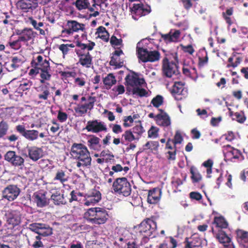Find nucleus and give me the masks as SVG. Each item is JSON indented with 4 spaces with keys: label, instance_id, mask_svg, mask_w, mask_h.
<instances>
[{
    "label": "nucleus",
    "instance_id": "nucleus-24",
    "mask_svg": "<svg viewBox=\"0 0 248 248\" xmlns=\"http://www.w3.org/2000/svg\"><path fill=\"white\" fill-rule=\"evenodd\" d=\"M35 33L31 29H25L21 30L17 35H20L19 40L22 42H27L35 37Z\"/></svg>",
    "mask_w": 248,
    "mask_h": 248
},
{
    "label": "nucleus",
    "instance_id": "nucleus-58",
    "mask_svg": "<svg viewBox=\"0 0 248 248\" xmlns=\"http://www.w3.org/2000/svg\"><path fill=\"white\" fill-rule=\"evenodd\" d=\"M208 57L207 53L206 54V56L204 58L199 57V62L198 65L199 67H203L205 64H206L208 62Z\"/></svg>",
    "mask_w": 248,
    "mask_h": 248
},
{
    "label": "nucleus",
    "instance_id": "nucleus-14",
    "mask_svg": "<svg viewBox=\"0 0 248 248\" xmlns=\"http://www.w3.org/2000/svg\"><path fill=\"white\" fill-rule=\"evenodd\" d=\"M85 128L88 132H92L95 133L107 131V128L104 123L99 122L97 120L89 121Z\"/></svg>",
    "mask_w": 248,
    "mask_h": 248
},
{
    "label": "nucleus",
    "instance_id": "nucleus-25",
    "mask_svg": "<svg viewBox=\"0 0 248 248\" xmlns=\"http://www.w3.org/2000/svg\"><path fill=\"white\" fill-rule=\"evenodd\" d=\"M155 121L158 125L165 127L169 126L171 124L170 118L167 113L157 114Z\"/></svg>",
    "mask_w": 248,
    "mask_h": 248
},
{
    "label": "nucleus",
    "instance_id": "nucleus-27",
    "mask_svg": "<svg viewBox=\"0 0 248 248\" xmlns=\"http://www.w3.org/2000/svg\"><path fill=\"white\" fill-rule=\"evenodd\" d=\"M100 139L94 135H91L88 139L87 145L91 150L99 151L101 146L100 144Z\"/></svg>",
    "mask_w": 248,
    "mask_h": 248
},
{
    "label": "nucleus",
    "instance_id": "nucleus-51",
    "mask_svg": "<svg viewBox=\"0 0 248 248\" xmlns=\"http://www.w3.org/2000/svg\"><path fill=\"white\" fill-rule=\"evenodd\" d=\"M110 43L112 46H120L122 44V40L118 39L115 36L112 35L110 38Z\"/></svg>",
    "mask_w": 248,
    "mask_h": 248
},
{
    "label": "nucleus",
    "instance_id": "nucleus-29",
    "mask_svg": "<svg viewBox=\"0 0 248 248\" xmlns=\"http://www.w3.org/2000/svg\"><path fill=\"white\" fill-rule=\"evenodd\" d=\"M103 82L106 88L109 89L113 85L116 83L117 80L114 75L112 73H109L103 78Z\"/></svg>",
    "mask_w": 248,
    "mask_h": 248
},
{
    "label": "nucleus",
    "instance_id": "nucleus-10",
    "mask_svg": "<svg viewBox=\"0 0 248 248\" xmlns=\"http://www.w3.org/2000/svg\"><path fill=\"white\" fill-rule=\"evenodd\" d=\"M20 192V189L16 185H9L2 190V197L3 199L12 202L17 198Z\"/></svg>",
    "mask_w": 248,
    "mask_h": 248
},
{
    "label": "nucleus",
    "instance_id": "nucleus-5",
    "mask_svg": "<svg viewBox=\"0 0 248 248\" xmlns=\"http://www.w3.org/2000/svg\"><path fill=\"white\" fill-rule=\"evenodd\" d=\"M155 218L154 217L146 218L139 225V233L143 236V238L145 240L148 239V237L156 230L157 225Z\"/></svg>",
    "mask_w": 248,
    "mask_h": 248
},
{
    "label": "nucleus",
    "instance_id": "nucleus-6",
    "mask_svg": "<svg viewBox=\"0 0 248 248\" xmlns=\"http://www.w3.org/2000/svg\"><path fill=\"white\" fill-rule=\"evenodd\" d=\"M114 192L127 197L131 194V186L125 177L118 178L112 185Z\"/></svg>",
    "mask_w": 248,
    "mask_h": 248
},
{
    "label": "nucleus",
    "instance_id": "nucleus-56",
    "mask_svg": "<svg viewBox=\"0 0 248 248\" xmlns=\"http://www.w3.org/2000/svg\"><path fill=\"white\" fill-rule=\"evenodd\" d=\"M31 24L36 29H39L40 27L44 26V23L42 22H38L36 20L33 19L32 18H30Z\"/></svg>",
    "mask_w": 248,
    "mask_h": 248
},
{
    "label": "nucleus",
    "instance_id": "nucleus-60",
    "mask_svg": "<svg viewBox=\"0 0 248 248\" xmlns=\"http://www.w3.org/2000/svg\"><path fill=\"white\" fill-rule=\"evenodd\" d=\"M112 131L115 134H119L123 132L121 126L118 124H114L112 127Z\"/></svg>",
    "mask_w": 248,
    "mask_h": 248
},
{
    "label": "nucleus",
    "instance_id": "nucleus-44",
    "mask_svg": "<svg viewBox=\"0 0 248 248\" xmlns=\"http://www.w3.org/2000/svg\"><path fill=\"white\" fill-rule=\"evenodd\" d=\"M50 70L43 71L40 72V77L41 79H40V81L41 83H44L46 85V83L45 80H48L50 79L51 77V75L49 74Z\"/></svg>",
    "mask_w": 248,
    "mask_h": 248
},
{
    "label": "nucleus",
    "instance_id": "nucleus-13",
    "mask_svg": "<svg viewBox=\"0 0 248 248\" xmlns=\"http://www.w3.org/2000/svg\"><path fill=\"white\" fill-rule=\"evenodd\" d=\"M223 148L224 160L226 161H232L233 159H240L242 156L241 152L239 150L230 145H224Z\"/></svg>",
    "mask_w": 248,
    "mask_h": 248
},
{
    "label": "nucleus",
    "instance_id": "nucleus-28",
    "mask_svg": "<svg viewBox=\"0 0 248 248\" xmlns=\"http://www.w3.org/2000/svg\"><path fill=\"white\" fill-rule=\"evenodd\" d=\"M21 60L17 57H13L12 58L11 61L6 63L7 69L9 71H13L21 64Z\"/></svg>",
    "mask_w": 248,
    "mask_h": 248
},
{
    "label": "nucleus",
    "instance_id": "nucleus-53",
    "mask_svg": "<svg viewBox=\"0 0 248 248\" xmlns=\"http://www.w3.org/2000/svg\"><path fill=\"white\" fill-rule=\"evenodd\" d=\"M190 199L195 200L196 201H200L202 200V196L201 193L198 192H191L189 194Z\"/></svg>",
    "mask_w": 248,
    "mask_h": 248
},
{
    "label": "nucleus",
    "instance_id": "nucleus-63",
    "mask_svg": "<svg viewBox=\"0 0 248 248\" xmlns=\"http://www.w3.org/2000/svg\"><path fill=\"white\" fill-rule=\"evenodd\" d=\"M161 38L166 42H172L171 37V31L167 34L161 33Z\"/></svg>",
    "mask_w": 248,
    "mask_h": 248
},
{
    "label": "nucleus",
    "instance_id": "nucleus-16",
    "mask_svg": "<svg viewBox=\"0 0 248 248\" xmlns=\"http://www.w3.org/2000/svg\"><path fill=\"white\" fill-rule=\"evenodd\" d=\"M29 229L35 233L44 236L52 233V230L46 225L40 223H32L29 225Z\"/></svg>",
    "mask_w": 248,
    "mask_h": 248
},
{
    "label": "nucleus",
    "instance_id": "nucleus-3",
    "mask_svg": "<svg viewBox=\"0 0 248 248\" xmlns=\"http://www.w3.org/2000/svg\"><path fill=\"white\" fill-rule=\"evenodd\" d=\"M95 45V43L92 41H89L88 44L77 41L76 46L79 48L76 49L75 52L79 58L78 63L83 67L89 68L92 65L93 57L89 51L92 50Z\"/></svg>",
    "mask_w": 248,
    "mask_h": 248
},
{
    "label": "nucleus",
    "instance_id": "nucleus-57",
    "mask_svg": "<svg viewBox=\"0 0 248 248\" xmlns=\"http://www.w3.org/2000/svg\"><path fill=\"white\" fill-rule=\"evenodd\" d=\"M128 121L130 124H132L133 123L134 121L133 120V118L131 116H128L124 117L123 125L125 127H129L131 126V124L128 123Z\"/></svg>",
    "mask_w": 248,
    "mask_h": 248
},
{
    "label": "nucleus",
    "instance_id": "nucleus-37",
    "mask_svg": "<svg viewBox=\"0 0 248 248\" xmlns=\"http://www.w3.org/2000/svg\"><path fill=\"white\" fill-rule=\"evenodd\" d=\"M184 84L182 82H175L172 87V93L180 95L183 91Z\"/></svg>",
    "mask_w": 248,
    "mask_h": 248
},
{
    "label": "nucleus",
    "instance_id": "nucleus-64",
    "mask_svg": "<svg viewBox=\"0 0 248 248\" xmlns=\"http://www.w3.org/2000/svg\"><path fill=\"white\" fill-rule=\"evenodd\" d=\"M170 239V248H176L178 246V241L172 236H170L169 237Z\"/></svg>",
    "mask_w": 248,
    "mask_h": 248
},
{
    "label": "nucleus",
    "instance_id": "nucleus-38",
    "mask_svg": "<svg viewBox=\"0 0 248 248\" xmlns=\"http://www.w3.org/2000/svg\"><path fill=\"white\" fill-rule=\"evenodd\" d=\"M109 64L111 66H115L116 68H119L123 66V62L121 61L120 57L112 56L111 57Z\"/></svg>",
    "mask_w": 248,
    "mask_h": 248
},
{
    "label": "nucleus",
    "instance_id": "nucleus-61",
    "mask_svg": "<svg viewBox=\"0 0 248 248\" xmlns=\"http://www.w3.org/2000/svg\"><path fill=\"white\" fill-rule=\"evenodd\" d=\"M191 133L192 135V138L193 139H198L201 137L200 132L197 129V128H194L191 130Z\"/></svg>",
    "mask_w": 248,
    "mask_h": 248
},
{
    "label": "nucleus",
    "instance_id": "nucleus-31",
    "mask_svg": "<svg viewBox=\"0 0 248 248\" xmlns=\"http://www.w3.org/2000/svg\"><path fill=\"white\" fill-rule=\"evenodd\" d=\"M214 224L216 225L217 227L225 229L228 226V224L225 219L222 217H214Z\"/></svg>",
    "mask_w": 248,
    "mask_h": 248
},
{
    "label": "nucleus",
    "instance_id": "nucleus-36",
    "mask_svg": "<svg viewBox=\"0 0 248 248\" xmlns=\"http://www.w3.org/2000/svg\"><path fill=\"white\" fill-rule=\"evenodd\" d=\"M124 143H128L136 139L132 131L130 130H126L122 135Z\"/></svg>",
    "mask_w": 248,
    "mask_h": 248
},
{
    "label": "nucleus",
    "instance_id": "nucleus-62",
    "mask_svg": "<svg viewBox=\"0 0 248 248\" xmlns=\"http://www.w3.org/2000/svg\"><path fill=\"white\" fill-rule=\"evenodd\" d=\"M35 238L36 241H35L33 244H32V247L34 248H39L43 246L42 243L40 241V236L37 235L35 236Z\"/></svg>",
    "mask_w": 248,
    "mask_h": 248
},
{
    "label": "nucleus",
    "instance_id": "nucleus-32",
    "mask_svg": "<svg viewBox=\"0 0 248 248\" xmlns=\"http://www.w3.org/2000/svg\"><path fill=\"white\" fill-rule=\"evenodd\" d=\"M159 146V142L157 141H149L143 145V150L150 149L152 152H157Z\"/></svg>",
    "mask_w": 248,
    "mask_h": 248
},
{
    "label": "nucleus",
    "instance_id": "nucleus-23",
    "mask_svg": "<svg viewBox=\"0 0 248 248\" xmlns=\"http://www.w3.org/2000/svg\"><path fill=\"white\" fill-rule=\"evenodd\" d=\"M33 197L34 198V201L36 202L38 207H43L48 203V200L46 197L45 193L43 192H35Z\"/></svg>",
    "mask_w": 248,
    "mask_h": 248
},
{
    "label": "nucleus",
    "instance_id": "nucleus-41",
    "mask_svg": "<svg viewBox=\"0 0 248 248\" xmlns=\"http://www.w3.org/2000/svg\"><path fill=\"white\" fill-rule=\"evenodd\" d=\"M163 103V97L160 95H157L155 97L153 98L151 101V104H153L154 107L158 108Z\"/></svg>",
    "mask_w": 248,
    "mask_h": 248
},
{
    "label": "nucleus",
    "instance_id": "nucleus-48",
    "mask_svg": "<svg viewBox=\"0 0 248 248\" xmlns=\"http://www.w3.org/2000/svg\"><path fill=\"white\" fill-rule=\"evenodd\" d=\"M158 129L155 126H152L148 131L149 138H156L158 136Z\"/></svg>",
    "mask_w": 248,
    "mask_h": 248
},
{
    "label": "nucleus",
    "instance_id": "nucleus-35",
    "mask_svg": "<svg viewBox=\"0 0 248 248\" xmlns=\"http://www.w3.org/2000/svg\"><path fill=\"white\" fill-rule=\"evenodd\" d=\"M38 134L39 132L37 130H29L24 133V137L28 140L33 141L38 138Z\"/></svg>",
    "mask_w": 248,
    "mask_h": 248
},
{
    "label": "nucleus",
    "instance_id": "nucleus-9",
    "mask_svg": "<svg viewBox=\"0 0 248 248\" xmlns=\"http://www.w3.org/2000/svg\"><path fill=\"white\" fill-rule=\"evenodd\" d=\"M4 159L14 167L22 169L24 166V159L17 155L15 151L7 152L4 155Z\"/></svg>",
    "mask_w": 248,
    "mask_h": 248
},
{
    "label": "nucleus",
    "instance_id": "nucleus-45",
    "mask_svg": "<svg viewBox=\"0 0 248 248\" xmlns=\"http://www.w3.org/2000/svg\"><path fill=\"white\" fill-rule=\"evenodd\" d=\"M144 131V130L141 125L140 122L133 127L132 128V133L137 134L139 135H141Z\"/></svg>",
    "mask_w": 248,
    "mask_h": 248
},
{
    "label": "nucleus",
    "instance_id": "nucleus-59",
    "mask_svg": "<svg viewBox=\"0 0 248 248\" xmlns=\"http://www.w3.org/2000/svg\"><path fill=\"white\" fill-rule=\"evenodd\" d=\"M75 83L78 86L82 87L85 85L86 81L83 78H77L75 79Z\"/></svg>",
    "mask_w": 248,
    "mask_h": 248
},
{
    "label": "nucleus",
    "instance_id": "nucleus-1",
    "mask_svg": "<svg viewBox=\"0 0 248 248\" xmlns=\"http://www.w3.org/2000/svg\"><path fill=\"white\" fill-rule=\"evenodd\" d=\"M153 40L150 38L143 39L137 44V57L143 62H155L160 59L159 52L157 50H151V48L148 46L149 43H151L150 40Z\"/></svg>",
    "mask_w": 248,
    "mask_h": 248
},
{
    "label": "nucleus",
    "instance_id": "nucleus-54",
    "mask_svg": "<svg viewBox=\"0 0 248 248\" xmlns=\"http://www.w3.org/2000/svg\"><path fill=\"white\" fill-rule=\"evenodd\" d=\"M20 42H21V41L19 40L18 38L17 40L13 42H9L8 44L11 48L15 49H18L21 47Z\"/></svg>",
    "mask_w": 248,
    "mask_h": 248
},
{
    "label": "nucleus",
    "instance_id": "nucleus-40",
    "mask_svg": "<svg viewBox=\"0 0 248 248\" xmlns=\"http://www.w3.org/2000/svg\"><path fill=\"white\" fill-rule=\"evenodd\" d=\"M51 199L56 205L62 203V195L60 192L56 191L55 193H53Z\"/></svg>",
    "mask_w": 248,
    "mask_h": 248
},
{
    "label": "nucleus",
    "instance_id": "nucleus-8",
    "mask_svg": "<svg viewBox=\"0 0 248 248\" xmlns=\"http://www.w3.org/2000/svg\"><path fill=\"white\" fill-rule=\"evenodd\" d=\"M84 198V205L89 206L98 203L101 199V194L99 190L93 188L86 192Z\"/></svg>",
    "mask_w": 248,
    "mask_h": 248
},
{
    "label": "nucleus",
    "instance_id": "nucleus-2",
    "mask_svg": "<svg viewBox=\"0 0 248 248\" xmlns=\"http://www.w3.org/2000/svg\"><path fill=\"white\" fill-rule=\"evenodd\" d=\"M70 154L73 158L78 160V167L91 165L92 158L90 153L84 144L74 143L71 147Z\"/></svg>",
    "mask_w": 248,
    "mask_h": 248
},
{
    "label": "nucleus",
    "instance_id": "nucleus-30",
    "mask_svg": "<svg viewBox=\"0 0 248 248\" xmlns=\"http://www.w3.org/2000/svg\"><path fill=\"white\" fill-rule=\"evenodd\" d=\"M70 3L75 5L77 9L79 11L86 9L90 6L88 0H76V1H72Z\"/></svg>",
    "mask_w": 248,
    "mask_h": 248
},
{
    "label": "nucleus",
    "instance_id": "nucleus-46",
    "mask_svg": "<svg viewBox=\"0 0 248 248\" xmlns=\"http://www.w3.org/2000/svg\"><path fill=\"white\" fill-rule=\"evenodd\" d=\"M171 140L172 143L175 146L177 144H181L183 140V139L181 133L177 131L174 135V139Z\"/></svg>",
    "mask_w": 248,
    "mask_h": 248
},
{
    "label": "nucleus",
    "instance_id": "nucleus-50",
    "mask_svg": "<svg viewBox=\"0 0 248 248\" xmlns=\"http://www.w3.org/2000/svg\"><path fill=\"white\" fill-rule=\"evenodd\" d=\"M70 71H63V77H75L77 74L74 70V67H72L71 68H68Z\"/></svg>",
    "mask_w": 248,
    "mask_h": 248
},
{
    "label": "nucleus",
    "instance_id": "nucleus-47",
    "mask_svg": "<svg viewBox=\"0 0 248 248\" xmlns=\"http://www.w3.org/2000/svg\"><path fill=\"white\" fill-rule=\"evenodd\" d=\"M234 116L235 117L236 121L240 124L244 123L246 120V117L243 113L237 112L234 113Z\"/></svg>",
    "mask_w": 248,
    "mask_h": 248
},
{
    "label": "nucleus",
    "instance_id": "nucleus-19",
    "mask_svg": "<svg viewBox=\"0 0 248 248\" xmlns=\"http://www.w3.org/2000/svg\"><path fill=\"white\" fill-rule=\"evenodd\" d=\"M236 233L240 248H248V232L238 229Z\"/></svg>",
    "mask_w": 248,
    "mask_h": 248
},
{
    "label": "nucleus",
    "instance_id": "nucleus-39",
    "mask_svg": "<svg viewBox=\"0 0 248 248\" xmlns=\"http://www.w3.org/2000/svg\"><path fill=\"white\" fill-rule=\"evenodd\" d=\"M190 171L191 174V179L193 183H198L202 180V177L200 173L197 171H195L193 167L190 168Z\"/></svg>",
    "mask_w": 248,
    "mask_h": 248
},
{
    "label": "nucleus",
    "instance_id": "nucleus-33",
    "mask_svg": "<svg viewBox=\"0 0 248 248\" xmlns=\"http://www.w3.org/2000/svg\"><path fill=\"white\" fill-rule=\"evenodd\" d=\"M38 92H41L38 94V98L40 99L46 100L47 99L49 94L48 87L46 85H42L39 87Z\"/></svg>",
    "mask_w": 248,
    "mask_h": 248
},
{
    "label": "nucleus",
    "instance_id": "nucleus-4",
    "mask_svg": "<svg viewBox=\"0 0 248 248\" xmlns=\"http://www.w3.org/2000/svg\"><path fill=\"white\" fill-rule=\"evenodd\" d=\"M84 217L89 222L100 225L107 222L108 219V214L104 208H91L84 213Z\"/></svg>",
    "mask_w": 248,
    "mask_h": 248
},
{
    "label": "nucleus",
    "instance_id": "nucleus-42",
    "mask_svg": "<svg viewBox=\"0 0 248 248\" xmlns=\"http://www.w3.org/2000/svg\"><path fill=\"white\" fill-rule=\"evenodd\" d=\"M132 93L133 94H137L140 97L147 96L148 94V92L145 89L139 87L134 88Z\"/></svg>",
    "mask_w": 248,
    "mask_h": 248
},
{
    "label": "nucleus",
    "instance_id": "nucleus-7",
    "mask_svg": "<svg viewBox=\"0 0 248 248\" xmlns=\"http://www.w3.org/2000/svg\"><path fill=\"white\" fill-rule=\"evenodd\" d=\"M162 71L163 75L169 78L180 74L177 64L170 62L167 57L164 58L162 61Z\"/></svg>",
    "mask_w": 248,
    "mask_h": 248
},
{
    "label": "nucleus",
    "instance_id": "nucleus-22",
    "mask_svg": "<svg viewBox=\"0 0 248 248\" xmlns=\"http://www.w3.org/2000/svg\"><path fill=\"white\" fill-rule=\"evenodd\" d=\"M67 25L68 28L63 30V33H66L67 34H70L73 32L78 31L79 30H82L84 26L83 24H79L75 21H68Z\"/></svg>",
    "mask_w": 248,
    "mask_h": 248
},
{
    "label": "nucleus",
    "instance_id": "nucleus-20",
    "mask_svg": "<svg viewBox=\"0 0 248 248\" xmlns=\"http://www.w3.org/2000/svg\"><path fill=\"white\" fill-rule=\"evenodd\" d=\"M37 62H35L34 68L37 70V73L43 71L50 70V66L48 61L46 60H43L42 56L39 55L37 57Z\"/></svg>",
    "mask_w": 248,
    "mask_h": 248
},
{
    "label": "nucleus",
    "instance_id": "nucleus-34",
    "mask_svg": "<svg viewBox=\"0 0 248 248\" xmlns=\"http://www.w3.org/2000/svg\"><path fill=\"white\" fill-rule=\"evenodd\" d=\"M233 13V8L230 7L227 9L225 12L222 13V16L226 22L229 25H231L232 24L230 16L232 15Z\"/></svg>",
    "mask_w": 248,
    "mask_h": 248
},
{
    "label": "nucleus",
    "instance_id": "nucleus-26",
    "mask_svg": "<svg viewBox=\"0 0 248 248\" xmlns=\"http://www.w3.org/2000/svg\"><path fill=\"white\" fill-rule=\"evenodd\" d=\"M216 238L224 247H227L228 245L232 243L231 238L227 235L224 231L221 230H219L216 233Z\"/></svg>",
    "mask_w": 248,
    "mask_h": 248
},
{
    "label": "nucleus",
    "instance_id": "nucleus-15",
    "mask_svg": "<svg viewBox=\"0 0 248 248\" xmlns=\"http://www.w3.org/2000/svg\"><path fill=\"white\" fill-rule=\"evenodd\" d=\"M143 81V79L140 78L139 75L137 73L131 71L125 78L124 84L127 87H134L141 85Z\"/></svg>",
    "mask_w": 248,
    "mask_h": 248
},
{
    "label": "nucleus",
    "instance_id": "nucleus-43",
    "mask_svg": "<svg viewBox=\"0 0 248 248\" xmlns=\"http://www.w3.org/2000/svg\"><path fill=\"white\" fill-rule=\"evenodd\" d=\"M8 129V125L7 123L4 121H1L0 123V138L5 136L7 132Z\"/></svg>",
    "mask_w": 248,
    "mask_h": 248
},
{
    "label": "nucleus",
    "instance_id": "nucleus-49",
    "mask_svg": "<svg viewBox=\"0 0 248 248\" xmlns=\"http://www.w3.org/2000/svg\"><path fill=\"white\" fill-rule=\"evenodd\" d=\"M180 46L182 50L185 53H187L190 55H192L195 51V50L191 45H188L187 46L181 45Z\"/></svg>",
    "mask_w": 248,
    "mask_h": 248
},
{
    "label": "nucleus",
    "instance_id": "nucleus-12",
    "mask_svg": "<svg viewBox=\"0 0 248 248\" xmlns=\"http://www.w3.org/2000/svg\"><path fill=\"white\" fill-rule=\"evenodd\" d=\"M131 12L132 17L135 20H138L136 17H141L149 14L151 12V8L148 5H144L142 3L134 4L131 8Z\"/></svg>",
    "mask_w": 248,
    "mask_h": 248
},
{
    "label": "nucleus",
    "instance_id": "nucleus-17",
    "mask_svg": "<svg viewBox=\"0 0 248 248\" xmlns=\"http://www.w3.org/2000/svg\"><path fill=\"white\" fill-rule=\"evenodd\" d=\"M17 7L26 12L35 9L38 6L37 0H18Z\"/></svg>",
    "mask_w": 248,
    "mask_h": 248
},
{
    "label": "nucleus",
    "instance_id": "nucleus-18",
    "mask_svg": "<svg viewBox=\"0 0 248 248\" xmlns=\"http://www.w3.org/2000/svg\"><path fill=\"white\" fill-rule=\"evenodd\" d=\"M161 193V190L158 187L149 190L147 197L148 203L154 204L157 203L160 200Z\"/></svg>",
    "mask_w": 248,
    "mask_h": 248
},
{
    "label": "nucleus",
    "instance_id": "nucleus-11",
    "mask_svg": "<svg viewBox=\"0 0 248 248\" xmlns=\"http://www.w3.org/2000/svg\"><path fill=\"white\" fill-rule=\"evenodd\" d=\"M88 103L84 104H78L74 108L75 111L79 116L85 115L88 110H91L93 109L94 103L96 102L95 96H89L87 98Z\"/></svg>",
    "mask_w": 248,
    "mask_h": 248
},
{
    "label": "nucleus",
    "instance_id": "nucleus-21",
    "mask_svg": "<svg viewBox=\"0 0 248 248\" xmlns=\"http://www.w3.org/2000/svg\"><path fill=\"white\" fill-rule=\"evenodd\" d=\"M29 157L33 161H37L43 156V150L41 148L32 146L27 148Z\"/></svg>",
    "mask_w": 248,
    "mask_h": 248
},
{
    "label": "nucleus",
    "instance_id": "nucleus-55",
    "mask_svg": "<svg viewBox=\"0 0 248 248\" xmlns=\"http://www.w3.org/2000/svg\"><path fill=\"white\" fill-rule=\"evenodd\" d=\"M181 32L179 30H175L173 33L171 32V37L172 42H176L178 41L180 36Z\"/></svg>",
    "mask_w": 248,
    "mask_h": 248
},
{
    "label": "nucleus",
    "instance_id": "nucleus-52",
    "mask_svg": "<svg viewBox=\"0 0 248 248\" xmlns=\"http://www.w3.org/2000/svg\"><path fill=\"white\" fill-rule=\"evenodd\" d=\"M70 198H69V202H72L75 201H77L78 200V196H82V194L80 192L77 193L74 190H72L70 194Z\"/></svg>",
    "mask_w": 248,
    "mask_h": 248
}]
</instances>
